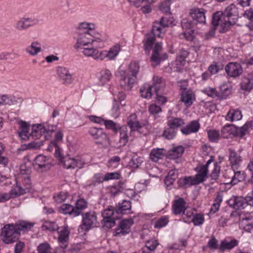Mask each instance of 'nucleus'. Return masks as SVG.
Here are the masks:
<instances>
[{"label":"nucleus","instance_id":"nucleus-1","mask_svg":"<svg viewBox=\"0 0 253 253\" xmlns=\"http://www.w3.org/2000/svg\"><path fill=\"white\" fill-rule=\"evenodd\" d=\"M33 226V223L24 221H20L15 224H7L1 229L2 239L6 244L12 243L19 239L20 231L30 230Z\"/></svg>","mask_w":253,"mask_h":253},{"label":"nucleus","instance_id":"nucleus-2","mask_svg":"<svg viewBox=\"0 0 253 253\" xmlns=\"http://www.w3.org/2000/svg\"><path fill=\"white\" fill-rule=\"evenodd\" d=\"M172 18L162 17L159 22L154 23L152 29V34L147 35L143 41L144 49L147 54H149L152 46L155 41V37H161V35L165 32V28L173 25Z\"/></svg>","mask_w":253,"mask_h":253},{"label":"nucleus","instance_id":"nucleus-3","mask_svg":"<svg viewBox=\"0 0 253 253\" xmlns=\"http://www.w3.org/2000/svg\"><path fill=\"white\" fill-rule=\"evenodd\" d=\"M103 41L102 36L95 31H90V32H79L77 42L74 47L76 49L95 47L96 43Z\"/></svg>","mask_w":253,"mask_h":253},{"label":"nucleus","instance_id":"nucleus-4","mask_svg":"<svg viewBox=\"0 0 253 253\" xmlns=\"http://www.w3.org/2000/svg\"><path fill=\"white\" fill-rule=\"evenodd\" d=\"M120 51V46L116 44L111 47L108 51H99L96 47L84 48L83 54L86 57H91L94 60H104L107 58L109 60H113L118 55Z\"/></svg>","mask_w":253,"mask_h":253},{"label":"nucleus","instance_id":"nucleus-5","mask_svg":"<svg viewBox=\"0 0 253 253\" xmlns=\"http://www.w3.org/2000/svg\"><path fill=\"white\" fill-rule=\"evenodd\" d=\"M221 12L222 13L221 18L223 17V20L222 30H220V32L224 33L228 30L231 25L235 24L238 16V11L236 6L231 4L225 8L223 12Z\"/></svg>","mask_w":253,"mask_h":253},{"label":"nucleus","instance_id":"nucleus-6","mask_svg":"<svg viewBox=\"0 0 253 253\" xmlns=\"http://www.w3.org/2000/svg\"><path fill=\"white\" fill-rule=\"evenodd\" d=\"M39 20L31 17H23L19 18L15 23L14 28L18 31H25L30 28L38 25Z\"/></svg>","mask_w":253,"mask_h":253},{"label":"nucleus","instance_id":"nucleus-7","mask_svg":"<svg viewBox=\"0 0 253 253\" xmlns=\"http://www.w3.org/2000/svg\"><path fill=\"white\" fill-rule=\"evenodd\" d=\"M33 165L34 169L39 172L45 171L50 168L48 158L42 155H39L35 158Z\"/></svg>","mask_w":253,"mask_h":253},{"label":"nucleus","instance_id":"nucleus-8","mask_svg":"<svg viewBox=\"0 0 253 253\" xmlns=\"http://www.w3.org/2000/svg\"><path fill=\"white\" fill-rule=\"evenodd\" d=\"M162 45L161 42H157L153 48L152 54L151 57V61L152 66L155 67L159 65L160 62L167 57L166 54H163Z\"/></svg>","mask_w":253,"mask_h":253},{"label":"nucleus","instance_id":"nucleus-9","mask_svg":"<svg viewBox=\"0 0 253 253\" xmlns=\"http://www.w3.org/2000/svg\"><path fill=\"white\" fill-rule=\"evenodd\" d=\"M165 86V83H161L154 86L148 84L144 85L140 89L141 96L143 98H151L152 95V88L154 89L156 93H163Z\"/></svg>","mask_w":253,"mask_h":253},{"label":"nucleus","instance_id":"nucleus-10","mask_svg":"<svg viewBox=\"0 0 253 253\" xmlns=\"http://www.w3.org/2000/svg\"><path fill=\"white\" fill-rule=\"evenodd\" d=\"M97 217L94 212H88L83 214V224L81 227L85 230H89L91 227L96 226Z\"/></svg>","mask_w":253,"mask_h":253},{"label":"nucleus","instance_id":"nucleus-11","mask_svg":"<svg viewBox=\"0 0 253 253\" xmlns=\"http://www.w3.org/2000/svg\"><path fill=\"white\" fill-rule=\"evenodd\" d=\"M136 79L126 74V72L122 71L120 79V86L126 90H129L135 83Z\"/></svg>","mask_w":253,"mask_h":253},{"label":"nucleus","instance_id":"nucleus-12","mask_svg":"<svg viewBox=\"0 0 253 253\" xmlns=\"http://www.w3.org/2000/svg\"><path fill=\"white\" fill-rule=\"evenodd\" d=\"M114 211L111 207L105 210L102 213L104 222L103 226L107 228H111L115 224L116 218L113 216Z\"/></svg>","mask_w":253,"mask_h":253},{"label":"nucleus","instance_id":"nucleus-13","mask_svg":"<svg viewBox=\"0 0 253 253\" xmlns=\"http://www.w3.org/2000/svg\"><path fill=\"white\" fill-rule=\"evenodd\" d=\"M227 75L233 78L239 76L243 72L241 65L237 63L230 62L225 67Z\"/></svg>","mask_w":253,"mask_h":253},{"label":"nucleus","instance_id":"nucleus-14","mask_svg":"<svg viewBox=\"0 0 253 253\" xmlns=\"http://www.w3.org/2000/svg\"><path fill=\"white\" fill-rule=\"evenodd\" d=\"M180 89L183 90L181 93V100L187 107L191 106L195 100V95L190 89H187L183 85H180Z\"/></svg>","mask_w":253,"mask_h":253},{"label":"nucleus","instance_id":"nucleus-15","mask_svg":"<svg viewBox=\"0 0 253 253\" xmlns=\"http://www.w3.org/2000/svg\"><path fill=\"white\" fill-rule=\"evenodd\" d=\"M203 8H194L190 10L189 14L195 21L200 23H206V12Z\"/></svg>","mask_w":253,"mask_h":253},{"label":"nucleus","instance_id":"nucleus-16","mask_svg":"<svg viewBox=\"0 0 253 253\" xmlns=\"http://www.w3.org/2000/svg\"><path fill=\"white\" fill-rule=\"evenodd\" d=\"M206 170H203L201 173L197 172L195 177L186 176L185 182L187 187L193 185H197L205 181Z\"/></svg>","mask_w":253,"mask_h":253},{"label":"nucleus","instance_id":"nucleus-17","mask_svg":"<svg viewBox=\"0 0 253 253\" xmlns=\"http://www.w3.org/2000/svg\"><path fill=\"white\" fill-rule=\"evenodd\" d=\"M222 14V13L220 11H217L213 15L212 20V28L207 34V36L208 38L214 36L216 27L218 25H220L222 28V24H223L222 19H221V15Z\"/></svg>","mask_w":253,"mask_h":253},{"label":"nucleus","instance_id":"nucleus-18","mask_svg":"<svg viewBox=\"0 0 253 253\" xmlns=\"http://www.w3.org/2000/svg\"><path fill=\"white\" fill-rule=\"evenodd\" d=\"M133 224L132 218L126 219L120 222L119 226L116 229V235H125L128 233L131 226Z\"/></svg>","mask_w":253,"mask_h":253},{"label":"nucleus","instance_id":"nucleus-19","mask_svg":"<svg viewBox=\"0 0 253 253\" xmlns=\"http://www.w3.org/2000/svg\"><path fill=\"white\" fill-rule=\"evenodd\" d=\"M57 74L64 84H70L72 83V75L67 69L59 67L57 70Z\"/></svg>","mask_w":253,"mask_h":253},{"label":"nucleus","instance_id":"nucleus-20","mask_svg":"<svg viewBox=\"0 0 253 253\" xmlns=\"http://www.w3.org/2000/svg\"><path fill=\"white\" fill-rule=\"evenodd\" d=\"M181 24L182 28L185 30L183 32L184 36L186 39L190 40L193 34L194 24L190 20L186 18L183 19Z\"/></svg>","mask_w":253,"mask_h":253},{"label":"nucleus","instance_id":"nucleus-21","mask_svg":"<svg viewBox=\"0 0 253 253\" xmlns=\"http://www.w3.org/2000/svg\"><path fill=\"white\" fill-rule=\"evenodd\" d=\"M19 125V130L17 132L19 136L21 139L26 140L28 139L30 136V124L25 121H21L18 123Z\"/></svg>","mask_w":253,"mask_h":253},{"label":"nucleus","instance_id":"nucleus-22","mask_svg":"<svg viewBox=\"0 0 253 253\" xmlns=\"http://www.w3.org/2000/svg\"><path fill=\"white\" fill-rule=\"evenodd\" d=\"M127 124L131 131L138 130L139 128L144 126V124L140 123L137 120L135 114H132L127 119Z\"/></svg>","mask_w":253,"mask_h":253},{"label":"nucleus","instance_id":"nucleus-23","mask_svg":"<svg viewBox=\"0 0 253 253\" xmlns=\"http://www.w3.org/2000/svg\"><path fill=\"white\" fill-rule=\"evenodd\" d=\"M32 129V131L30 134L34 139H39L42 134L48 132L42 124L33 125Z\"/></svg>","mask_w":253,"mask_h":253},{"label":"nucleus","instance_id":"nucleus-24","mask_svg":"<svg viewBox=\"0 0 253 253\" xmlns=\"http://www.w3.org/2000/svg\"><path fill=\"white\" fill-rule=\"evenodd\" d=\"M184 151V148L181 145L173 147L172 149L167 152V156L171 159L178 158L182 155Z\"/></svg>","mask_w":253,"mask_h":253},{"label":"nucleus","instance_id":"nucleus-25","mask_svg":"<svg viewBox=\"0 0 253 253\" xmlns=\"http://www.w3.org/2000/svg\"><path fill=\"white\" fill-rule=\"evenodd\" d=\"M58 241L62 248L67 246L69 240V231L67 227L63 228L59 232Z\"/></svg>","mask_w":253,"mask_h":253},{"label":"nucleus","instance_id":"nucleus-26","mask_svg":"<svg viewBox=\"0 0 253 253\" xmlns=\"http://www.w3.org/2000/svg\"><path fill=\"white\" fill-rule=\"evenodd\" d=\"M131 203L124 200L122 203H119L115 207V211L117 214H126L131 210Z\"/></svg>","mask_w":253,"mask_h":253},{"label":"nucleus","instance_id":"nucleus-27","mask_svg":"<svg viewBox=\"0 0 253 253\" xmlns=\"http://www.w3.org/2000/svg\"><path fill=\"white\" fill-rule=\"evenodd\" d=\"M25 51L31 56H36L42 51L41 44L38 41H34L26 48Z\"/></svg>","mask_w":253,"mask_h":253},{"label":"nucleus","instance_id":"nucleus-28","mask_svg":"<svg viewBox=\"0 0 253 253\" xmlns=\"http://www.w3.org/2000/svg\"><path fill=\"white\" fill-rule=\"evenodd\" d=\"M200 127V125L197 121H192L186 126L181 129L182 133L185 135H188L191 133L198 131Z\"/></svg>","mask_w":253,"mask_h":253},{"label":"nucleus","instance_id":"nucleus-29","mask_svg":"<svg viewBox=\"0 0 253 253\" xmlns=\"http://www.w3.org/2000/svg\"><path fill=\"white\" fill-rule=\"evenodd\" d=\"M229 161L233 169L237 168L238 166L241 161V157L234 150L229 149Z\"/></svg>","mask_w":253,"mask_h":253},{"label":"nucleus","instance_id":"nucleus-30","mask_svg":"<svg viewBox=\"0 0 253 253\" xmlns=\"http://www.w3.org/2000/svg\"><path fill=\"white\" fill-rule=\"evenodd\" d=\"M59 211L63 214H69L74 216H77L81 213L80 211L76 210L72 205L67 204L62 205L60 208Z\"/></svg>","mask_w":253,"mask_h":253},{"label":"nucleus","instance_id":"nucleus-31","mask_svg":"<svg viewBox=\"0 0 253 253\" xmlns=\"http://www.w3.org/2000/svg\"><path fill=\"white\" fill-rule=\"evenodd\" d=\"M229 205L236 210L244 209L246 207L244 199L242 197H234L228 201Z\"/></svg>","mask_w":253,"mask_h":253},{"label":"nucleus","instance_id":"nucleus-32","mask_svg":"<svg viewBox=\"0 0 253 253\" xmlns=\"http://www.w3.org/2000/svg\"><path fill=\"white\" fill-rule=\"evenodd\" d=\"M63 163L64 167L67 169H74L77 167L79 168H81L82 167V163L80 161H79L78 159L74 158L71 159L69 157H66L63 161Z\"/></svg>","mask_w":253,"mask_h":253},{"label":"nucleus","instance_id":"nucleus-33","mask_svg":"<svg viewBox=\"0 0 253 253\" xmlns=\"http://www.w3.org/2000/svg\"><path fill=\"white\" fill-rule=\"evenodd\" d=\"M242 118L241 111L238 109H230L225 117L226 120L233 122L239 121Z\"/></svg>","mask_w":253,"mask_h":253},{"label":"nucleus","instance_id":"nucleus-34","mask_svg":"<svg viewBox=\"0 0 253 253\" xmlns=\"http://www.w3.org/2000/svg\"><path fill=\"white\" fill-rule=\"evenodd\" d=\"M221 132L222 137L225 138L231 134L236 136L237 127L233 125H227L222 127Z\"/></svg>","mask_w":253,"mask_h":253},{"label":"nucleus","instance_id":"nucleus-35","mask_svg":"<svg viewBox=\"0 0 253 253\" xmlns=\"http://www.w3.org/2000/svg\"><path fill=\"white\" fill-rule=\"evenodd\" d=\"M185 202L183 198H179L176 200L173 205V212L175 214H179L184 212Z\"/></svg>","mask_w":253,"mask_h":253},{"label":"nucleus","instance_id":"nucleus-36","mask_svg":"<svg viewBox=\"0 0 253 253\" xmlns=\"http://www.w3.org/2000/svg\"><path fill=\"white\" fill-rule=\"evenodd\" d=\"M178 177V172L176 169L170 170L168 175L166 177L165 180V183L168 189H170V188H169L170 185H172L175 180Z\"/></svg>","mask_w":253,"mask_h":253},{"label":"nucleus","instance_id":"nucleus-37","mask_svg":"<svg viewBox=\"0 0 253 253\" xmlns=\"http://www.w3.org/2000/svg\"><path fill=\"white\" fill-rule=\"evenodd\" d=\"M167 152L164 149L157 148L153 149L150 154V158L154 162H157L162 159Z\"/></svg>","mask_w":253,"mask_h":253},{"label":"nucleus","instance_id":"nucleus-38","mask_svg":"<svg viewBox=\"0 0 253 253\" xmlns=\"http://www.w3.org/2000/svg\"><path fill=\"white\" fill-rule=\"evenodd\" d=\"M159 245L155 240L146 241L145 246L142 249V253H155V250Z\"/></svg>","mask_w":253,"mask_h":253},{"label":"nucleus","instance_id":"nucleus-39","mask_svg":"<svg viewBox=\"0 0 253 253\" xmlns=\"http://www.w3.org/2000/svg\"><path fill=\"white\" fill-rule=\"evenodd\" d=\"M17 102L15 97L9 94H0V104L2 105H12Z\"/></svg>","mask_w":253,"mask_h":253},{"label":"nucleus","instance_id":"nucleus-40","mask_svg":"<svg viewBox=\"0 0 253 253\" xmlns=\"http://www.w3.org/2000/svg\"><path fill=\"white\" fill-rule=\"evenodd\" d=\"M167 124L170 129H174L183 125L184 122L181 118L171 117L168 120Z\"/></svg>","mask_w":253,"mask_h":253},{"label":"nucleus","instance_id":"nucleus-41","mask_svg":"<svg viewBox=\"0 0 253 253\" xmlns=\"http://www.w3.org/2000/svg\"><path fill=\"white\" fill-rule=\"evenodd\" d=\"M89 134L95 139H104L106 138V135L103 132L102 129L91 127L89 129Z\"/></svg>","mask_w":253,"mask_h":253},{"label":"nucleus","instance_id":"nucleus-42","mask_svg":"<svg viewBox=\"0 0 253 253\" xmlns=\"http://www.w3.org/2000/svg\"><path fill=\"white\" fill-rule=\"evenodd\" d=\"M119 130H120V139L119 141L120 146H124L128 141L127 128L126 126L120 127Z\"/></svg>","mask_w":253,"mask_h":253},{"label":"nucleus","instance_id":"nucleus-43","mask_svg":"<svg viewBox=\"0 0 253 253\" xmlns=\"http://www.w3.org/2000/svg\"><path fill=\"white\" fill-rule=\"evenodd\" d=\"M234 175L231 177L230 183L232 185H235L239 182L242 181L245 179L246 176L243 172L240 171H235L233 169Z\"/></svg>","mask_w":253,"mask_h":253},{"label":"nucleus","instance_id":"nucleus-44","mask_svg":"<svg viewBox=\"0 0 253 253\" xmlns=\"http://www.w3.org/2000/svg\"><path fill=\"white\" fill-rule=\"evenodd\" d=\"M95 25L93 23L82 22L79 24L78 29L79 32H90V31H94Z\"/></svg>","mask_w":253,"mask_h":253},{"label":"nucleus","instance_id":"nucleus-45","mask_svg":"<svg viewBox=\"0 0 253 253\" xmlns=\"http://www.w3.org/2000/svg\"><path fill=\"white\" fill-rule=\"evenodd\" d=\"M139 70V65L136 62H131L128 66V71L126 74L130 75L131 76L137 78V75Z\"/></svg>","mask_w":253,"mask_h":253},{"label":"nucleus","instance_id":"nucleus-46","mask_svg":"<svg viewBox=\"0 0 253 253\" xmlns=\"http://www.w3.org/2000/svg\"><path fill=\"white\" fill-rule=\"evenodd\" d=\"M253 87V79L244 78L241 83V88L242 90L250 91Z\"/></svg>","mask_w":253,"mask_h":253},{"label":"nucleus","instance_id":"nucleus-47","mask_svg":"<svg viewBox=\"0 0 253 253\" xmlns=\"http://www.w3.org/2000/svg\"><path fill=\"white\" fill-rule=\"evenodd\" d=\"M112 74L108 70H104L100 72L99 80L102 85L107 83L111 79Z\"/></svg>","mask_w":253,"mask_h":253},{"label":"nucleus","instance_id":"nucleus-48","mask_svg":"<svg viewBox=\"0 0 253 253\" xmlns=\"http://www.w3.org/2000/svg\"><path fill=\"white\" fill-rule=\"evenodd\" d=\"M188 54L189 53L187 50L184 49L180 50L176 59V65H178V63H179V65L183 66L185 59L187 57Z\"/></svg>","mask_w":253,"mask_h":253},{"label":"nucleus","instance_id":"nucleus-49","mask_svg":"<svg viewBox=\"0 0 253 253\" xmlns=\"http://www.w3.org/2000/svg\"><path fill=\"white\" fill-rule=\"evenodd\" d=\"M38 253H56V252H51L50 245L46 243L40 244L37 247Z\"/></svg>","mask_w":253,"mask_h":253},{"label":"nucleus","instance_id":"nucleus-50","mask_svg":"<svg viewBox=\"0 0 253 253\" xmlns=\"http://www.w3.org/2000/svg\"><path fill=\"white\" fill-rule=\"evenodd\" d=\"M251 127V124L250 123H246L243 126L237 127L236 136L241 137L244 136L248 131L249 128Z\"/></svg>","mask_w":253,"mask_h":253},{"label":"nucleus","instance_id":"nucleus-51","mask_svg":"<svg viewBox=\"0 0 253 253\" xmlns=\"http://www.w3.org/2000/svg\"><path fill=\"white\" fill-rule=\"evenodd\" d=\"M26 193V192L23 189V187L17 185L14 188L11 189L10 191V198H14L16 196H20L21 195Z\"/></svg>","mask_w":253,"mask_h":253},{"label":"nucleus","instance_id":"nucleus-52","mask_svg":"<svg viewBox=\"0 0 253 253\" xmlns=\"http://www.w3.org/2000/svg\"><path fill=\"white\" fill-rule=\"evenodd\" d=\"M222 201V196L218 194L216 196L215 199L214 200V203L212 204L211 209V212H212L213 213H215L216 212L220 207V203Z\"/></svg>","mask_w":253,"mask_h":253},{"label":"nucleus","instance_id":"nucleus-53","mask_svg":"<svg viewBox=\"0 0 253 253\" xmlns=\"http://www.w3.org/2000/svg\"><path fill=\"white\" fill-rule=\"evenodd\" d=\"M104 125L108 129H111L113 130L114 132H116L119 130L120 126L119 125L117 124L111 120H105Z\"/></svg>","mask_w":253,"mask_h":253},{"label":"nucleus","instance_id":"nucleus-54","mask_svg":"<svg viewBox=\"0 0 253 253\" xmlns=\"http://www.w3.org/2000/svg\"><path fill=\"white\" fill-rule=\"evenodd\" d=\"M124 190L123 184L118 183L116 185L112 186L110 188V193L112 196L115 197L119 193L122 192Z\"/></svg>","mask_w":253,"mask_h":253},{"label":"nucleus","instance_id":"nucleus-55","mask_svg":"<svg viewBox=\"0 0 253 253\" xmlns=\"http://www.w3.org/2000/svg\"><path fill=\"white\" fill-rule=\"evenodd\" d=\"M23 188L26 193L29 192L31 188V182L30 175H26V176H22Z\"/></svg>","mask_w":253,"mask_h":253},{"label":"nucleus","instance_id":"nucleus-56","mask_svg":"<svg viewBox=\"0 0 253 253\" xmlns=\"http://www.w3.org/2000/svg\"><path fill=\"white\" fill-rule=\"evenodd\" d=\"M237 245V242L236 240H232L230 242L223 241L221 242L220 248L223 250H230Z\"/></svg>","mask_w":253,"mask_h":253},{"label":"nucleus","instance_id":"nucleus-57","mask_svg":"<svg viewBox=\"0 0 253 253\" xmlns=\"http://www.w3.org/2000/svg\"><path fill=\"white\" fill-rule=\"evenodd\" d=\"M209 140L212 142H217L219 138V132L215 130H209L208 131Z\"/></svg>","mask_w":253,"mask_h":253},{"label":"nucleus","instance_id":"nucleus-58","mask_svg":"<svg viewBox=\"0 0 253 253\" xmlns=\"http://www.w3.org/2000/svg\"><path fill=\"white\" fill-rule=\"evenodd\" d=\"M142 160L141 157H133L129 161V165L133 169H136L142 164Z\"/></svg>","mask_w":253,"mask_h":253},{"label":"nucleus","instance_id":"nucleus-59","mask_svg":"<svg viewBox=\"0 0 253 253\" xmlns=\"http://www.w3.org/2000/svg\"><path fill=\"white\" fill-rule=\"evenodd\" d=\"M104 176L101 173L95 174L92 180L90 185L95 186L96 184L103 182L105 181Z\"/></svg>","mask_w":253,"mask_h":253},{"label":"nucleus","instance_id":"nucleus-60","mask_svg":"<svg viewBox=\"0 0 253 253\" xmlns=\"http://www.w3.org/2000/svg\"><path fill=\"white\" fill-rule=\"evenodd\" d=\"M170 0H167L166 1L162 2L159 7L160 10L166 13V14H169L170 12Z\"/></svg>","mask_w":253,"mask_h":253},{"label":"nucleus","instance_id":"nucleus-61","mask_svg":"<svg viewBox=\"0 0 253 253\" xmlns=\"http://www.w3.org/2000/svg\"><path fill=\"white\" fill-rule=\"evenodd\" d=\"M130 5L135 6V7H139L143 4V1H147L148 3H154V0H127Z\"/></svg>","mask_w":253,"mask_h":253},{"label":"nucleus","instance_id":"nucleus-62","mask_svg":"<svg viewBox=\"0 0 253 253\" xmlns=\"http://www.w3.org/2000/svg\"><path fill=\"white\" fill-rule=\"evenodd\" d=\"M192 221L195 225H200L203 223L204 221V218L203 215L201 214H196L193 216Z\"/></svg>","mask_w":253,"mask_h":253},{"label":"nucleus","instance_id":"nucleus-63","mask_svg":"<svg viewBox=\"0 0 253 253\" xmlns=\"http://www.w3.org/2000/svg\"><path fill=\"white\" fill-rule=\"evenodd\" d=\"M176 134V131L173 129H170L169 127L166 129L163 133V136L168 139H173Z\"/></svg>","mask_w":253,"mask_h":253},{"label":"nucleus","instance_id":"nucleus-64","mask_svg":"<svg viewBox=\"0 0 253 253\" xmlns=\"http://www.w3.org/2000/svg\"><path fill=\"white\" fill-rule=\"evenodd\" d=\"M222 69V66L220 67L216 63L213 62L208 68V71L211 74H215Z\"/></svg>","mask_w":253,"mask_h":253}]
</instances>
